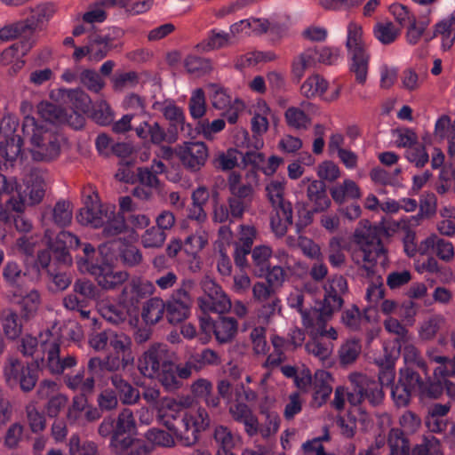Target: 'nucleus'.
Returning a JSON list of instances; mask_svg holds the SVG:
<instances>
[{"instance_id":"c9c22d12","label":"nucleus","mask_w":455,"mask_h":455,"mask_svg":"<svg viewBox=\"0 0 455 455\" xmlns=\"http://www.w3.org/2000/svg\"><path fill=\"white\" fill-rule=\"evenodd\" d=\"M346 48L347 53L368 51L363 28L355 21H350L347 27Z\"/></svg>"},{"instance_id":"0e129e2a","label":"nucleus","mask_w":455,"mask_h":455,"mask_svg":"<svg viewBox=\"0 0 455 455\" xmlns=\"http://www.w3.org/2000/svg\"><path fill=\"white\" fill-rule=\"evenodd\" d=\"M240 156H242V153L235 148H230L225 152L219 153L214 159V164L223 171L232 170L237 165Z\"/></svg>"},{"instance_id":"13d9d810","label":"nucleus","mask_w":455,"mask_h":455,"mask_svg":"<svg viewBox=\"0 0 455 455\" xmlns=\"http://www.w3.org/2000/svg\"><path fill=\"white\" fill-rule=\"evenodd\" d=\"M52 220L59 227H65L71 223L73 217L72 206L69 202L59 201L52 209Z\"/></svg>"},{"instance_id":"a211bd4d","label":"nucleus","mask_w":455,"mask_h":455,"mask_svg":"<svg viewBox=\"0 0 455 455\" xmlns=\"http://www.w3.org/2000/svg\"><path fill=\"white\" fill-rule=\"evenodd\" d=\"M200 327L204 333L213 332L220 344H226L234 339L238 331V322L230 316H220L212 320L210 316L200 318Z\"/></svg>"},{"instance_id":"4d7b16f0","label":"nucleus","mask_w":455,"mask_h":455,"mask_svg":"<svg viewBox=\"0 0 455 455\" xmlns=\"http://www.w3.org/2000/svg\"><path fill=\"white\" fill-rule=\"evenodd\" d=\"M22 140L20 136H12L0 141V157L6 161H13L21 151Z\"/></svg>"},{"instance_id":"c85d7f7f","label":"nucleus","mask_w":455,"mask_h":455,"mask_svg":"<svg viewBox=\"0 0 455 455\" xmlns=\"http://www.w3.org/2000/svg\"><path fill=\"white\" fill-rule=\"evenodd\" d=\"M126 301L119 304H113L107 300H101L97 304L100 315L108 322L119 324L124 323L130 315V310L126 307Z\"/></svg>"},{"instance_id":"412c9836","label":"nucleus","mask_w":455,"mask_h":455,"mask_svg":"<svg viewBox=\"0 0 455 455\" xmlns=\"http://www.w3.org/2000/svg\"><path fill=\"white\" fill-rule=\"evenodd\" d=\"M109 206L101 204L97 196H89L76 216L77 221L84 226L100 228L108 220L106 214H109Z\"/></svg>"},{"instance_id":"9b49d317","label":"nucleus","mask_w":455,"mask_h":455,"mask_svg":"<svg viewBox=\"0 0 455 455\" xmlns=\"http://www.w3.org/2000/svg\"><path fill=\"white\" fill-rule=\"evenodd\" d=\"M323 288L324 297L315 315L319 319L329 321L332 314L342 307L343 296L347 293L348 287L344 276L334 275L327 281Z\"/></svg>"},{"instance_id":"6e6d98bb","label":"nucleus","mask_w":455,"mask_h":455,"mask_svg":"<svg viewBox=\"0 0 455 455\" xmlns=\"http://www.w3.org/2000/svg\"><path fill=\"white\" fill-rule=\"evenodd\" d=\"M287 124L296 130H305L311 123L310 117L299 108H288L284 114Z\"/></svg>"},{"instance_id":"3c124183","label":"nucleus","mask_w":455,"mask_h":455,"mask_svg":"<svg viewBox=\"0 0 455 455\" xmlns=\"http://www.w3.org/2000/svg\"><path fill=\"white\" fill-rule=\"evenodd\" d=\"M387 443L390 448L389 455H410V444L402 430L392 428L388 435Z\"/></svg>"},{"instance_id":"423d86ee","label":"nucleus","mask_w":455,"mask_h":455,"mask_svg":"<svg viewBox=\"0 0 455 455\" xmlns=\"http://www.w3.org/2000/svg\"><path fill=\"white\" fill-rule=\"evenodd\" d=\"M348 379L353 385V391L347 393L345 387H336L332 401L335 409L340 411L344 408L346 397L354 406L359 405L363 402H368L371 406H378L382 403L384 393L376 380L357 372L351 373Z\"/></svg>"},{"instance_id":"79ce46f5","label":"nucleus","mask_w":455,"mask_h":455,"mask_svg":"<svg viewBox=\"0 0 455 455\" xmlns=\"http://www.w3.org/2000/svg\"><path fill=\"white\" fill-rule=\"evenodd\" d=\"M65 384L74 391H80L84 396L93 391L95 380L92 376L84 378V371H79L75 375L66 376Z\"/></svg>"},{"instance_id":"09e8293b","label":"nucleus","mask_w":455,"mask_h":455,"mask_svg":"<svg viewBox=\"0 0 455 455\" xmlns=\"http://www.w3.org/2000/svg\"><path fill=\"white\" fill-rule=\"evenodd\" d=\"M328 82L319 75L307 77L302 84L301 93L307 98L322 96L327 90Z\"/></svg>"},{"instance_id":"6e6552de","label":"nucleus","mask_w":455,"mask_h":455,"mask_svg":"<svg viewBox=\"0 0 455 455\" xmlns=\"http://www.w3.org/2000/svg\"><path fill=\"white\" fill-rule=\"evenodd\" d=\"M42 225L44 228V239L46 240L47 245L54 253H56V257L59 260L64 263L69 262L70 257L68 254V249H76L79 246H83L84 258L78 259V268L80 269V265L85 262L92 267L99 266L93 262L95 249L90 243L81 244L78 237L68 231L60 232L56 235L55 240H53L52 232L48 228H46L47 224L45 216H44Z\"/></svg>"},{"instance_id":"a878e982","label":"nucleus","mask_w":455,"mask_h":455,"mask_svg":"<svg viewBox=\"0 0 455 455\" xmlns=\"http://www.w3.org/2000/svg\"><path fill=\"white\" fill-rule=\"evenodd\" d=\"M439 36L442 37L443 49H451L455 41V16L453 14L436 23L433 34L425 36V41L427 43Z\"/></svg>"},{"instance_id":"393cba45","label":"nucleus","mask_w":455,"mask_h":455,"mask_svg":"<svg viewBox=\"0 0 455 455\" xmlns=\"http://www.w3.org/2000/svg\"><path fill=\"white\" fill-rule=\"evenodd\" d=\"M305 185H307V196L314 204V211L323 212L327 210L331 205V200L326 194L323 182L306 177L299 183L300 187Z\"/></svg>"},{"instance_id":"774afa93","label":"nucleus","mask_w":455,"mask_h":455,"mask_svg":"<svg viewBox=\"0 0 455 455\" xmlns=\"http://www.w3.org/2000/svg\"><path fill=\"white\" fill-rule=\"evenodd\" d=\"M189 111L194 119H199L205 115V96L202 89L199 88L193 92L189 100Z\"/></svg>"},{"instance_id":"4c0bfd02","label":"nucleus","mask_w":455,"mask_h":455,"mask_svg":"<svg viewBox=\"0 0 455 455\" xmlns=\"http://www.w3.org/2000/svg\"><path fill=\"white\" fill-rule=\"evenodd\" d=\"M55 8L51 4H44L36 6L32 11V15L28 18L24 25L28 31L32 32L47 22L54 14Z\"/></svg>"},{"instance_id":"de8ad7c7","label":"nucleus","mask_w":455,"mask_h":455,"mask_svg":"<svg viewBox=\"0 0 455 455\" xmlns=\"http://www.w3.org/2000/svg\"><path fill=\"white\" fill-rule=\"evenodd\" d=\"M430 24V20L425 16L415 18L414 20L409 23L405 34L406 41L409 44H417L422 36L427 35L426 29Z\"/></svg>"},{"instance_id":"338daca9","label":"nucleus","mask_w":455,"mask_h":455,"mask_svg":"<svg viewBox=\"0 0 455 455\" xmlns=\"http://www.w3.org/2000/svg\"><path fill=\"white\" fill-rule=\"evenodd\" d=\"M435 363L440 365L434 370V380H440L447 377H455V355L452 358L447 356L435 357Z\"/></svg>"},{"instance_id":"bf43d9fd","label":"nucleus","mask_w":455,"mask_h":455,"mask_svg":"<svg viewBox=\"0 0 455 455\" xmlns=\"http://www.w3.org/2000/svg\"><path fill=\"white\" fill-rule=\"evenodd\" d=\"M226 123L223 119L219 118L212 122L209 120L200 121L196 125V132L207 140H213L215 135L224 130Z\"/></svg>"},{"instance_id":"ddd939ff","label":"nucleus","mask_w":455,"mask_h":455,"mask_svg":"<svg viewBox=\"0 0 455 455\" xmlns=\"http://www.w3.org/2000/svg\"><path fill=\"white\" fill-rule=\"evenodd\" d=\"M210 425V418L204 408L190 410L185 412L180 422L179 435L185 446L194 444L198 439V433L205 430Z\"/></svg>"},{"instance_id":"9d476101","label":"nucleus","mask_w":455,"mask_h":455,"mask_svg":"<svg viewBox=\"0 0 455 455\" xmlns=\"http://www.w3.org/2000/svg\"><path fill=\"white\" fill-rule=\"evenodd\" d=\"M194 285L195 283L192 280H183L180 287L175 290L172 296L164 302L165 316L170 323H180L190 315L193 304L190 292Z\"/></svg>"},{"instance_id":"cd10ccee","label":"nucleus","mask_w":455,"mask_h":455,"mask_svg":"<svg viewBox=\"0 0 455 455\" xmlns=\"http://www.w3.org/2000/svg\"><path fill=\"white\" fill-rule=\"evenodd\" d=\"M332 377L330 372L324 370H317L314 374L313 399L317 406H321L330 397L332 392Z\"/></svg>"},{"instance_id":"a18cd8bd","label":"nucleus","mask_w":455,"mask_h":455,"mask_svg":"<svg viewBox=\"0 0 455 455\" xmlns=\"http://www.w3.org/2000/svg\"><path fill=\"white\" fill-rule=\"evenodd\" d=\"M116 207L109 206V214H106L108 220L103 224V233L106 236H115L127 229L124 216L116 213Z\"/></svg>"},{"instance_id":"c03bdc74","label":"nucleus","mask_w":455,"mask_h":455,"mask_svg":"<svg viewBox=\"0 0 455 455\" xmlns=\"http://www.w3.org/2000/svg\"><path fill=\"white\" fill-rule=\"evenodd\" d=\"M113 37L107 36H95L89 42L90 60L99 61L102 60L112 48Z\"/></svg>"},{"instance_id":"69168bd1","label":"nucleus","mask_w":455,"mask_h":455,"mask_svg":"<svg viewBox=\"0 0 455 455\" xmlns=\"http://www.w3.org/2000/svg\"><path fill=\"white\" fill-rule=\"evenodd\" d=\"M140 239L144 248H161L166 240V234L156 227H151L143 233Z\"/></svg>"},{"instance_id":"473e14b6","label":"nucleus","mask_w":455,"mask_h":455,"mask_svg":"<svg viewBox=\"0 0 455 455\" xmlns=\"http://www.w3.org/2000/svg\"><path fill=\"white\" fill-rule=\"evenodd\" d=\"M110 380L113 387L116 389L122 403L132 405L139 402L140 398L139 389L134 387L121 375L114 374Z\"/></svg>"},{"instance_id":"4468645a","label":"nucleus","mask_w":455,"mask_h":455,"mask_svg":"<svg viewBox=\"0 0 455 455\" xmlns=\"http://www.w3.org/2000/svg\"><path fill=\"white\" fill-rule=\"evenodd\" d=\"M4 376L9 386L19 385L25 393L32 391L38 380L37 374L28 363H23L14 357L7 359L4 367Z\"/></svg>"},{"instance_id":"1a4fd4ad","label":"nucleus","mask_w":455,"mask_h":455,"mask_svg":"<svg viewBox=\"0 0 455 455\" xmlns=\"http://www.w3.org/2000/svg\"><path fill=\"white\" fill-rule=\"evenodd\" d=\"M47 173L40 169H32L25 180L26 188L23 191L18 189V198L12 197L8 205L17 212H22L25 205L39 204L45 193Z\"/></svg>"},{"instance_id":"72a5a7b5","label":"nucleus","mask_w":455,"mask_h":455,"mask_svg":"<svg viewBox=\"0 0 455 455\" xmlns=\"http://www.w3.org/2000/svg\"><path fill=\"white\" fill-rule=\"evenodd\" d=\"M349 70L355 75V80L359 84H364L367 79L370 54L368 51L349 52Z\"/></svg>"},{"instance_id":"680f3d73","label":"nucleus","mask_w":455,"mask_h":455,"mask_svg":"<svg viewBox=\"0 0 455 455\" xmlns=\"http://www.w3.org/2000/svg\"><path fill=\"white\" fill-rule=\"evenodd\" d=\"M265 421L259 425V432L262 438L267 439L273 435H275L279 427H280V417L275 411H266L265 413Z\"/></svg>"},{"instance_id":"58836bf2","label":"nucleus","mask_w":455,"mask_h":455,"mask_svg":"<svg viewBox=\"0 0 455 455\" xmlns=\"http://www.w3.org/2000/svg\"><path fill=\"white\" fill-rule=\"evenodd\" d=\"M331 195L336 203L342 204L346 199H357L361 196L359 187L352 180H345L331 188Z\"/></svg>"},{"instance_id":"7ed1b4c3","label":"nucleus","mask_w":455,"mask_h":455,"mask_svg":"<svg viewBox=\"0 0 455 455\" xmlns=\"http://www.w3.org/2000/svg\"><path fill=\"white\" fill-rule=\"evenodd\" d=\"M45 121L39 124L35 117L27 116L23 120V133L29 138L30 153L36 161H51L57 158L66 140L52 124Z\"/></svg>"},{"instance_id":"603ef678","label":"nucleus","mask_w":455,"mask_h":455,"mask_svg":"<svg viewBox=\"0 0 455 455\" xmlns=\"http://www.w3.org/2000/svg\"><path fill=\"white\" fill-rule=\"evenodd\" d=\"M400 29L391 21L378 22L373 28L374 36L383 44L394 43L400 35Z\"/></svg>"},{"instance_id":"dca6fc26","label":"nucleus","mask_w":455,"mask_h":455,"mask_svg":"<svg viewBox=\"0 0 455 455\" xmlns=\"http://www.w3.org/2000/svg\"><path fill=\"white\" fill-rule=\"evenodd\" d=\"M82 273H89L95 277L98 285L106 291H111L121 286L128 280V274L125 271L116 270L108 264L92 267L88 263L80 265Z\"/></svg>"},{"instance_id":"4be33fe9","label":"nucleus","mask_w":455,"mask_h":455,"mask_svg":"<svg viewBox=\"0 0 455 455\" xmlns=\"http://www.w3.org/2000/svg\"><path fill=\"white\" fill-rule=\"evenodd\" d=\"M286 181L282 180H271L265 187L266 196L275 211L283 212L284 218L289 221L291 219V204L284 200Z\"/></svg>"},{"instance_id":"0eeeda50","label":"nucleus","mask_w":455,"mask_h":455,"mask_svg":"<svg viewBox=\"0 0 455 455\" xmlns=\"http://www.w3.org/2000/svg\"><path fill=\"white\" fill-rule=\"evenodd\" d=\"M327 322L319 318L316 319V322H314L307 315L304 316V327L311 337L305 348L307 354L317 359L323 366L331 367L333 364V343L331 341H323L320 338L326 337L331 340H336L339 335L335 328L328 326Z\"/></svg>"},{"instance_id":"2eb2a0df","label":"nucleus","mask_w":455,"mask_h":455,"mask_svg":"<svg viewBox=\"0 0 455 455\" xmlns=\"http://www.w3.org/2000/svg\"><path fill=\"white\" fill-rule=\"evenodd\" d=\"M399 382L422 397L438 398L443 394V384L440 380H433L427 377L423 381L419 374L410 368L400 371Z\"/></svg>"},{"instance_id":"f03ea898","label":"nucleus","mask_w":455,"mask_h":455,"mask_svg":"<svg viewBox=\"0 0 455 455\" xmlns=\"http://www.w3.org/2000/svg\"><path fill=\"white\" fill-rule=\"evenodd\" d=\"M174 363V353L167 344L154 343L138 359V370L145 378L156 379L165 390L172 392L181 387L180 368Z\"/></svg>"},{"instance_id":"e2e57ef3","label":"nucleus","mask_w":455,"mask_h":455,"mask_svg":"<svg viewBox=\"0 0 455 455\" xmlns=\"http://www.w3.org/2000/svg\"><path fill=\"white\" fill-rule=\"evenodd\" d=\"M35 40H28L19 44H12L5 49L1 55V61L4 65H8L19 58V53L26 54L34 45Z\"/></svg>"},{"instance_id":"20e7f679","label":"nucleus","mask_w":455,"mask_h":455,"mask_svg":"<svg viewBox=\"0 0 455 455\" xmlns=\"http://www.w3.org/2000/svg\"><path fill=\"white\" fill-rule=\"evenodd\" d=\"M354 234V242L358 248L354 249L351 254L353 261L362 267L366 275L374 271L377 264L385 266L387 261L386 250L377 235L376 229L368 220H362Z\"/></svg>"},{"instance_id":"f704fd0d","label":"nucleus","mask_w":455,"mask_h":455,"mask_svg":"<svg viewBox=\"0 0 455 455\" xmlns=\"http://www.w3.org/2000/svg\"><path fill=\"white\" fill-rule=\"evenodd\" d=\"M19 315L13 309H8L3 312L1 316V325L4 336L7 339L15 340L22 333L23 326Z\"/></svg>"},{"instance_id":"5701e85b","label":"nucleus","mask_w":455,"mask_h":455,"mask_svg":"<svg viewBox=\"0 0 455 455\" xmlns=\"http://www.w3.org/2000/svg\"><path fill=\"white\" fill-rule=\"evenodd\" d=\"M221 363L220 356L214 350L204 349L201 354L191 355L180 368V377L187 379L193 371H198L205 365H219Z\"/></svg>"},{"instance_id":"aec40b11","label":"nucleus","mask_w":455,"mask_h":455,"mask_svg":"<svg viewBox=\"0 0 455 455\" xmlns=\"http://www.w3.org/2000/svg\"><path fill=\"white\" fill-rule=\"evenodd\" d=\"M177 155L182 164L191 170L198 171L206 163L208 148L204 142L188 141L179 147Z\"/></svg>"},{"instance_id":"39448f33","label":"nucleus","mask_w":455,"mask_h":455,"mask_svg":"<svg viewBox=\"0 0 455 455\" xmlns=\"http://www.w3.org/2000/svg\"><path fill=\"white\" fill-rule=\"evenodd\" d=\"M60 94L63 100L70 103L76 110L68 113L56 105L41 102L37 105L39 116L50 123L67 124L76 130L81 129L84 124V118L78 111L86 112L89 109L88 95L80 89H60Z\"/></svg>"},{"instance_id":"e433bc0d","label":"nucleus","mask_w":455,"mask_h":455,"mask_svg":"<svg viewBox=\"0 0 455 455\" xmlns=\"http://www.w3.org/2000/svg\"><path fill=\"white\" fill-rule=\"evenodd\" d=\"M316 49H307L298 54L291 63L292 76L299 81L304 76L307 69L313 68L316 64Z\"/></svg>"},{"instance_id":"49530a36","label":"nucleus","mask_w":455,"mask_h":455,"mask_svg":"<svg viewBox=\"0 0 455 455\" xmlns=\"http://www.w3.org/2000/svg\"><path fill=\"white\" fill-rule=\"evenodd\" d=\"M273 255L271 248L267 245H259L251 251V258L258 275L263 276L269 270L270 259Z\"/></svg>"},{"instance_id":"f257e3e1","label":"nucleus","mask_w":455,"mask_h":455,"mask_svg":"<svg viewBox=\"0 0 455 455\" xmlns=\"http://www.w3.org/2000/svg\"><path fill=\"white\" fill-rule=\"evenodd\" d=\"M63 335L58 323H53L42 331L39 339L31 335H25L20 339V351L24 356H33L38 345L44 356L36 362L37 367L46 369L52 375H61L66 370L77 364L73 355H63L61 350Z\"/></svg>"},{"instance_id":"2f4dec72","label":"nucleus","mask_w":455,"mask_h":455,"mask_svg":"<svg viewBox=\"0 0 455 455\" xmlns=\"http://www.w3.org/2000/svg\"><path fill=\"white\" fill-rule=\"evenodd\" d=\"M109 345L116 355L122 356L123 369L133 363L134 356L132 351V340L128 336L110 332Z\"/></svg>"},{"instance_id":"a19ab883","label":"nucleus","mask_w":455,"mask_h":455,"mask_svg":"<svg viewBox=\"0 0 455 455\" xmlns=\"http://www.w3.org/2000/svg\"><path fill=\"white\" fill-rule=\"evenodd\" d=\"M135 132L139 138L143 140L149 138L154 144H161L166 138L164 129L157 122L152 124L142 122L135 128Z\"/></svg>"},{"instance_id":"b1692460","label":"nucleus","mask_w":455,"mask_h":455,"mask_svg":"<svg viewBox=\"0 0 455 455\" xmlns=\"http://www.w3.org/2000/svg\"><path fill=\"white\" fill-rule=\"evenodd\" d=\"M11 301L20 309V318L24 321L32 319L41 306V295L37 290H30L25 294L13 293Z\"/></svg>"},{"instance_id":"f8f14e48","label":"nucleus","mask_w":455,"mask_h":455,"mask_svg":"<svg viewBox=\"0 0 455 455\" xmlns=\"http://www.w3.org/2000/svg\"><path fill=\"white\" fill-rule=\"evenodd\" d=\"M204 296L198 299L200 309L205 313L224 314L232 307L231 300L222 288L212 278L205 276L201 281Z\"/></svg>"},{"instance_id":"5fc2aeb1","label":"nucleus","mask_w":455,"mask_h":455,"mask_svg":"<svg viewBox=\"0 0 455 455\" xmlns=\"http://www.w3.org/2000/svg\"><path fill=\"white\" fill-rule=\"evenodd\" d=\"M362 350L360 341L355 339L346 340L339 349V362L343 365L353 363Z\"/></svg>"},{"instance_id":"f3484780","label":"nucleus","mask_w":455,"mask_h":455,"mask_svg":"<svg viewBox=\"0 0 455 455\" xmlns=\"http://www.w3.org/2000/svg\"><path fill=\"white\" fill-rule=\"evenodd\" d=\"M66 417L69 425L84 427L100 419L101 413L98 408L88 403L86 396L76 395L72 398Z\"/></svg>"},{"instance_id":"052dcab7","label":"nucleus","mask_w":455,"mask_h":455,"mask_svg":"<svg viewBox=\"0 0 455 455\" xmlns=\"http://www.w3.org/2000/svg\"><path fill=\"white\" fill-rule=\"evenodd\" d=\"M69 452L72 455H100L98 446L92 441L81 443L77 435H73L68 443Z\"/></svg>"},{"instance_id":"6ab92c4d","label":"nucleus","mask_w":455,"mask_h":455,"mask_svg":"<svg viewBox=\"0 0 455 455\" xmlns=\"http://www.w3.org/2000/svg\"><path fill=\"white\" fill-rule=\"evenodd\" d=\"M192 398L189 396H182L180 398H163L157 406V419L160 423L164 425L168 429L174 431L179 435V427H175L173 420H175L180 412L192 404Z\"/></svg>"},{"instance_id":"37998d69","label":"nucleus","mask_w":455,"mask_h":455,"mask_svg":"<svg viewBox=\"0 0 455 455\" xmlns=\"http://www.w3.org/2000/svg\"><path fill=\"white\" fill-rule=\"evenodd\" d=\"M214 439L218 443L217 455H235V438L232 432L224 426H219L214 431Z\"/></svg>"},{"instance_id":"ea45409f","label":"nucleus","mask_w":455,"mask_h":455,"mask_svg":"<svg viewBox=\"0 0 455 455\" xmlns=\"http://www.w3.org/2000/svg\"><path fill=\"white\" fill-rule=\"evenodd\" d=\"M165 313L164 301L159 298L148 299L143 306L141 316L147 324H156Z\"/></svg>"},{"instance_id":"7c9ffc66","label":"nucleus","mask_w":455,"mask_h":455,"mask_svg":"<svg viewBox=\"0 0 455 455\" xmlns=\"http://www.w3.org/2000/svg\"><path fill=\"white\" fill-rule=\"evenodd\" d=\"M210 234L206 228L200 226L192 234L188 235L183 242L184 251L196 259L209 243Z\"/></svg>"},{"instance_id":"bb28decb","label":"nucleus","mask_w":455,"mask_h":455,"mask_svg":"<svg viewBox=\"0 0 455 455\" xmlns=\"http://www.w3.org/2000/svg\"><path fill=\"white\" fill-rule=\"evenodd\" d=\"M154 285L148 281L140 279H132L126 284L122 291L124 301L132 306L136 305L140 299L151 295L154 292Z\"/></svg>"},{"instance_id":"864d4df0","label":"nucleus","mask_w":455,"mask_h":455,"mask_svg":"<svg viewBox=\"0 0 455 455\" xmlns=\"http://www.w3.org/2000/svg\"><path fill=\"white\" fill-rule=\"evenodd\" d=\"M116 435L132 434L137 430V424L132 410L123 409L115 421Z\"/></svg>"},{"instance_id":"8fccbe9b","label":"nucleus","mask_w":455,"mask_h":455,"mask_svg":"<svg viewBox=\"0 0 455 455\" xmlns=\"http://www.w3.org/2000/svg\"><path fill=\"white\" fill-rule=\"evenodd\" d=\"M230 39L231 37L228 33L212 29L198 46L205 52L218 50L228 46L230 44Z\"/></svg>"},{"instance_id":"c756f323","label":"nucleus","mask_w":455,"mask_h":455,"mask_svg":"<svg viewBox=\"0 0 455 455\" xmlns=\"http://www.w3.org/2000/svg\"><path fill=\"white\" fill-rule=\"evenodd\" d=\"M154 110L160 112L172 126L183 130L185 115L181 108L172 100L155 101L152 105Z\"/></svg>"}]
</instances>
